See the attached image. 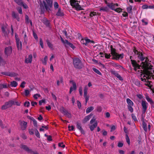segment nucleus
<instances>
[{"mask_svg": "<svg viewBox=\"0 0 154 154\" xmlns=\"http://www.w3.org/2000/svg\"><path fill=\"white\" fill-rule=\"evenodd\" d=\"M141 105L142 114H145L147 109L148 103L145 100H142L141 101Z\"/></svg>", "mask_w": 154, "mask_h": 154, "instance_id": "8", "label": "nucleus"}, {"mask_svg": "<svg viewBox=\"0 0 154 154\" xmlns=\"http://www.w3.org/2000/svg\"><path fill=\"white\" fill-rule=\"evenodd\" d=\"M94 107L93 106H90L88 107L86 110V112L89 113L94 109Z\"/></svg>", "mask_w": 154, "mask_h": 154, "instance_id": "32", "label": "nucleus"}, {"mask_svg": "<svg viewBox=\"0 0 154 154\" xmlns=\"http://www.w3.org/2000/svg\"><path fill=\"white\" fill-rule=\"evenodd\" d=\"M105 57L107 59H109L111 56L109 54H108L105 53L104 54Z\"/></svg>", "mask_w": 154, "mask_h": 154, "instance_id": "51", "label": "nucleus"}, {"mask_svg": "<svg viewBox=\"0 0 154 154\" xmlns=\"http://www.w3.org/2000/svg\"><path fill=\"white\" fill-rule=\"evenodd\" d=\"M58 146L59 147H62L63 148L65 147V145L63 144V143H59L58 144Z\"/></svg>", "mask_w": 154, "mask_h": 154, "instance_id": "56", "label": "nucleus"}, {"mask_svg": "<svg viewBox=\"0 0 154 154\" xmlns=\"http://www.w3.org/2000/svg\"><path fill=\"white\" fill-rule=\"evenodd\" d=\"M97 110L98 112H100L102 111V108L100 106H98L97 108Z\"/></svg>", "mask_w": 154, "mask_h": 154, "instance_id": "50", "label": "nucleus"}, {"mask_svg": "<svg viewBox=\"0 0 154 154\" xmlns=\"http://www.w3.org/2000/svg\"><path fill=\"white\" fill-rule=\"evenodd\" d=\"M134 52L135 54L137 55L138 58L142 61V63L140 66L136 61L131 60V64L135 71L139 70L138 71L140 72V73H144L143 75H142L143 77L141 78V80L147 82L148 79L151 78L154 79V70L152 68V66L149 63L150 61H149L148 58L143 57L141 53L138 52L136 49L134 50Z\"/></svg>", "mask_w": 154, "mask_h": 154, "instance_id": "1", "label": "nucleus"}, {"mask_svg": "<svg viewBox=\"0 0 154 154\" xmlns=\"http://www.w3.org/2000/svg\"><path fill=\"white\" fill-rule=\"evenodd\" d=\"M81 42L83 44L85 45H87L89 43H91L93 44L94 43L93 41H91L90 39L87 38L82 39L81 40Z\"/></svg>", "mask_w": 154, "mask_h": 154, "instance_id": "9", "label": "nucleus"}, {"mask_svg": "<svg viewBox=\"0 0 154 154\" xmlns=\"http://www.w3.org/2000/svg\"><path fill=\"white\" fill-rule=\"evenodd\" d=\"M7 25L5 24V25L2 26V31L5 35H7V32L5 31V29H7Z\"/></svg>", "mask_w": 154, "mask_h": 154, "instance_id": "21", "label": "nucleus"}, {"mask_svg": "<svg viewBox=\"0 0 154 154\" xmlns=\"http://www.w3.org/2000/svg\"><path fill=\"white\" fill-rule=\"evenodd\" d=\"M30 105V103L29 102H26L24 103V106H25L28 107Z\"/></svg>", "mask_w": 154, "mask_h": 154, "instance_id": "58", "label": "nucleus"}, {"mask_svg": "<svg viewBox=\"0 0 154 154\" xmlns=\"http://www.w3.org/2000/svg\"><path fill=\"white\" fill-rule=\"evenodd\" d=\"M88 89V87L87 85H85V86L84 88V94H87V91Z\"/></svg>", "mask_w": 154, "mask_h": 154, "instance_id": "42", "label": "nucleus"}, {"mask_svg": "<svg viewBox=\"0 0 154 154\" xmlns=\"http://www.w3.org/2000/svg\"><path fill=\"white\" fill-rule=\"evenodd\" d=\"M132 106H128V109L131 112H133V109L132 107Z\"/></svg>", "mask_w": 154, "mask_h": 154, "instance_id": "46", "label": "nucleus"}, {"mask_svg": "<svg viewBox=\"0 0 154 154\" xmlns=\"http://www.w3.org/2000/svg\"><path fill=\"white\" fill-rule=\"evenodd\" d=\"M143 128L144 130L146 131H147V124L146 123L144 122H143Z\"/></svg>", "mask_w": 154, "mask_h": 154, "instance_id": "33", "label": "nucleus"}, {"mask_svg": "<svg viewBox=\"0 0 154 154\" xmlns=\"http://www.w3.org/2000/svg\"><path fill=\"white\" fill-rule=\"evenodd\" d=\"M1 54L0 53V66L4 65L5 64L6 62L1 58Z\"/></svg>", "mask_w": 154, "mask_h": 154, "instance_id": "29", "label": "nucleus"}, {"mask_svg": "<svg viewBox=\"0 0 154 154\" xmlns=\"http://www.w3.org/2000/svg\"><path fill=\"white\" fill-rule=\"evenodd\" d=\"M14 104V101L10 100L5 103L4 105H2L1 109L2 110L6 109L11 107Z\"/></svg>", "mask_w": 154, "mask_h": 154, "instance_id": "7", "label": "nucleus"}, {"mask_svg": "<svg viewBox=\"0 0 154 154\" xmlns=\"http://www.w3.org/2000/svg\"><path fill=\"white\" fill-rule=\"evenodd\" d=\"M110 64L111 65L116 67V69H119L121 67H122V66H121L118 63H115L113 62H110Z\"/></svg>", "mask_w": 154, "mask_h": 154, "instance_id": "17", "label": "nucleus"}, {"mask_svg": "<svg viewBox=\"0 0 154 154\" xmlns=\"http://www.w3.org/2000/svg\"><path fill=\"white\" fill-rule=\"evenodd\" d=\"M21 4H20L19 5L23 6L24 9H27L28 8V7L26 4L24 3L23 2Z\"/></svg>", "mask_w": 154, "mask_h": 154, "instance_id": "41", "label": "nucleus"}, {"mask_svg": "<svg viewBox=\"0 0 154 154\" xmlns=\"http://www.w3.org/2000/svg\"><path fill=\"white\" fill-rule=\"evenodd\" d=\"M126 139L127 142L129 145L130 144V139L128 135L127 134H126Z\"/></svg>", "mask_w": 154, "mask_h": 154, "instance_id": "44", "label": "nucleus"}, {"mask_svg": "<svg viewBox=\"0 0 154 154\" xmlns=\"http://www.w3.org/2000/svg\"><path fill=\"white\" fill-rule=\"evenodd\" d=\"M19 122L21 129L23 130H25L27 127V122L24 121H19Z\"/></svg>", "mask_w": 154, "mask_h": 154, "instance_id": "12", "label": "nucleus"}, {"mask_svg": "<svg viewBox=\"0 0 154 154\" xmlns=\"http://www.w3.org/2000/svg\"><path fill=\"white\" fill-rule=\"evenodd\" d=\"M110 49L111 51V54L114 57L113 59L116 60H119V59H122L123 58L124 56L123 54L122 53L120 54H118L117 53L115 49L113 48L112 45L110 46Z\"/></svg>", "mask_w": 154, "mask_h": 154, "instance_id": "3", "label": "nucleus"}, {"mask_svg": "<svg viewBox=\"0 0 154 154\" xmlns=\"http://www.w3.org/2000/svg\"><path fill=\"white\" fill-rule=\"evenodd\" d=\"M45 103V99H42L41 100H40L39 101V104L40 105H42V103Z\"/></svg>", "mask_w": 154, "mask_h": 154, "instance_id": "61", "label": "nucleus"}, {"mask_svg": "<svg viewBox=\"0 0 154 154\" xmlns=\"http://www.w3.org/2000/svg\"><path fill=\"white\" fill-rule=\"evenodd\" d=\"M40 43L41 48H44L43 43L42 39L41 38L40 39Z\"/></svg>", "mask_w": 154, "mask_h": 154, "instance_id": "53", "label": "nucleus"}, {"mask_svg": "<svg viewBox=\"0 0 154 154\" xmlns=\"http://www.w3.org/2000/svg\"><path fill=\"white\" fill-rule=\"evenodd\" d=\"M11 86L12 87H15L17 85V83L15 81H13L11 82Z\"/></svg>", "mask_w": 154, "mask_h": 154, "instance_id": "30", "label": "nucleus"}, {"mask_svg": "<svg viewBox=\"0 0 154 154\" xmlns=\"http://www.w3.org/2000/svg\"><path fill=\"white\" fill-rule=\"evenodd\" d=\"M127 103L128 104V106H133L134 103L129 98L126 99Z\"/></svg>", "mask_w": 154, "mask_h": 154, "instance_id": "24", "label": "nucleus"}, {"mask_svg": "<svg viewBox=\"0 0 154 154\" xmlns=\"http://www.w3.org/2000/svg\"><path fill=\"white\" fill-rule=\"evenodd\" d=\"M91 117V116L90 115L86 116L83 120V122L84 123L86 122L90 119Z\"/></svg>", "mask_w": 154, "mask_h": 154, "instance_id": "28", "label": "nucleus"}, {"mask_svg": "<svg viewBox=\"0 0 154 154\" xmlns=\"http://www.w3.org/2000/svg\"><path fill=\"white\" fill-rule=\"evenodd\" d=\"M70 82L72 83V86L70 87V88L69 93L71 94L72 91L76 89L77 86L75 82L74 81L71 80L70 81Z\"/></svg>", "mask_w": 154, "mask_h": 154, "instance_id": "10", "label": "nucleus"}, {"mask_svg": "<svg viewBox=\"0 0 154 154\" xmlns=\"http://www.w3.org/2000/svg\"><path fill=\"white\" fill-rule=\"evenodd\" d=\"M97 14L98 13H97L95 12H91V13L90 14V16L91 17H92L94 16L97 15Z\"/></svg>", "mask_w": 154, "mask_h": 154, "instance_id": "47", "label": "nucleus"}, {"mask_svg": "<svg viewBox=\"0 0 154 154\" xmlns=\"http://www.w3.org/2000/svg\"><path fill=\"white\" fill-rule=\"evenodd\" d=\"M68 128L69 131H74V127L72 125L70 126V125L68 126Z\"/></svg>", "mask_w": 154, "mask_h": 154, "instance_id": "52", "label": "nucleus"}, {"mask_svg": "<svg viewBox=\"0 0 154 154\" xmlns=\"http://www.w3.org/2000/svg\"><path fill=\"white\" fill-rule=\"evenodd\" d=\"M54 9H57L58 8L59 5L58 3L57 2H55L54 3Z\"/></svg>", "mask_w": 154, "mask_h": 154, "instance_id": "40", "label": "nucleus"}, {"mask_svg": "<svg viewBox=\"0 0 154 154\" xmlns=\"http://www.w3.org/2000/svg\"><path fill=\"white\" fill-rule=\"evenodd\" d=\"M84 97L85 100L86 104L87 103V102L89 100V96L87 95V94H84Z\"/></svg>", "mask_w": 154, "mask_h": 154, "instance_id": "39", "label": "nucleus"}, {"mask_svg": "<svg viewBox=\"0 0 154 154\" xmlns=\"http://www.w3.org/2000/svg\"><path fill=\"white\" fill-rule=\"evenodd\" d=\"M70 2L71 5L73 8H75L76 10H84L79 4L75 0H70Z\"/></svg>", "mask_w": 154, "mask_h": 154, "instance_id": "6", "label": "nucleus"}, {"mask_svg": "<svg viewBox=\"0 0 154 154\" xmlns=\"http://www.w3.org/2000/svg\"><path fill=\"white\" fill-rule=\"evenodd\" d=\"M53 0H44L41 2L40 7L43 10H50L53 7Z\"/></svg>", "mask_w": 154, "mask_h": 154, "instance_id": "2", "label": "nucleus"}, {"mask_svg": "<svg viewBox=\"0 0 154 154\" xmlns=\"http://www.w3.org/2000/svg\"><path fill=\"white\" fill-rule=\"evenodd\" d=\"M73 64L75 68L80 69L82 68L83 65L80 60L78 58H75L73 59Z\"/></svg>", "mask_w": 154, "mask_h": 154, "instance_id": "4", "label": "nucleus"}, {"mask_svg": "<svg viewBox=\"0 0 154 154\" xmlns=\"http://www.w3.org/2000/svg\"><path fill=\"white\" fill-rule=\"evenodd\" d=\"M63 78L62 77H60V80L57 81V85L58 86H59L60 83H62L63 82Z\"/></svg>", "mask_w": 154, "mask_h": 154, "instance_id": "31", "label": "nucleus"}, {"mask_svg": "<svg viewBox=\"0 0 154 154\" xmlns=\"http://www.w3.org/2000/svg\"><path fill=\"white\" fill-rule=\"evenodd\" d=\"M32 120L33 122V125L34 126H36L37 125V122L33 118H32Z\"/></svg>", "mask_w": 154, "mask_h": 154, "instance_id": "62", "label": "nucleus"}, {"mask_svg": "<svg viewBox=\"0 0 154 154\" xmlns=\"http://www.w3.org/2000/svg\"><path fill=\"white\" fill-rule=\"evenodd\" d=\"M76 127L80 131L82 134H85V132L82 128L81 123L77 122L76 123Z\"/></svg>", "mask_w": 154, "mask_h": 154, "instance_id": "14", "label": "nucleus"}, {"mask_svg": "<svg viewBox=\"0 0 154 154\" xmlns=\"http://www.w3.org/2000/svg\"><path fill=\"white\" fill-rule=\"evenodd\" d=\"M93 70L94 71V72H96V73H97L99 75H102L101 73L97 69H96V68H93Z\"/></svg>", "mask_w": 154, "mask_h": 154, "instance_id": "37", "label": "nucleus"}, {"mask_svg": "<svg viewBox=\"0 0 154 154\" xmlns=\"http://www.w3.org/2000/svg\"><path fill=\"white\" fill-rule=\"evenodd\" d=\"M17 46L18 50L21 49L22 47V42L20 40H16Z\"/></svg>", "mask_w": 154, "mask_h": 154, "instance_id": "18", "label": "nucleus"}, {"mask_svg": "<svg viewBox=\"0 0 154 154\" xmlns=\"http://www.w3.org/2000/svg\"><path fill=\"white\" fill-rule=\"evenodd\" d=\"M13 105H17L18 106L20 105V103L18 101H14Z\"/></svg>", "mask_w": 154, "mask_h": 154, "instance_id": "64", "label": "nucleus"}, {"mask_svg": "<svg viewBox=\"0 0 154 154\" xmlns=\"http://www.w3.org/2000/svg\"><path fill=\"white\" fill-rule=\"evenodd\" d=\"M46 42L48 45V46L49 48L52 50H54L53 45L48 40H47L46 41Z\"/></svg>", "mask_w": 154, "mask_h": 154, "instance_id": "22", "label": "nucleus"}, {"mask_svg": "<svg viewBox=\"0 0 154 154\" xmlns=\"http://www.w3.org/2000/svg\"><path fill=\"white\" fill-rule=\"evenodd\" d=\"M40 95L39 94H35L33 95L34 98L35 99H37L38 97H40Z\"/></svg>", "mask_w": 154, "mask_h": 154, "instance_id": "49", "label": "nucleus"}, {"mask_svg": "<svg viewBox=\"0 0 154 154\" xmlns=\"http://www.w3.org/2000/svg\"><path fill=\"white\" fill-rule=\"evenodd\" d=\"M145 98L146 100H147L148 102L150 104L151 103H152L153 101L152 100L148 95L145 96Z\"/></svg>", "mask_w": 154, "mask_h": 154, "instance_id": "25", "label": "nucleus"}, {"mask_svg": "<svg viewBox=\"0 0 154 154\" xmlns=\"http://www.w3.org/2000/svg\"><path fill=\"white\" fill-rule=\"evenodd\" d=\"M122 15L124 17H127L128 16V13L125 11H124L122 13Z\"/></svg>", "mask_w": 154, "mask_h": 154, "instance_id": "57", "label": "nucleus"}, {"mask_svg": "<svg viewBox=\"0 0 154 154\" xmlns=\"http://www.w3.org/2000/svg\"><path fill=\"white\" fill-rule=\"evenodd\" d=\"M56 15L57 16H63L64 14L61 10H58L56 14Z\"/></svg>", "mask_w": 154, "mask_h": 154, "instance_id": "34", "label": "nucleus"}, {"mask_svg": "<svg viewBox=\"0 0 154 154\" xmlns=\"http://www.w3.org/2000/svg\"><path fill=\"white\" fill-rule=\"evenodd\" d=\"M35 129H34L33 128L30 129L29 130V134L31 135H32L34 134V132H35Z\"/></svg>", "mask_w": 154, "mask_h": 154, "instance_id": "35", "label": "nucleus"}, {"mask_svg": "<svg viewBox=\"0 0 154 154\" xmlns=\"http://www.w3.org/2000/svg\"><path fill=\"white\" fill-rule=\"evenodd\" d=\"M30 91L28 90H25L24 91V94L25 95L27 96H28L30 94Z\"/></svg>", "mask_w": 154, "mask_h": 154, "instance_id": "43", "label": "nucleus"}, {"mask_svg": "<svg viewBox=\"0 0 154 154\" xmlns=\"http://www.w3.org/2000/svg\"><path fill=\"white\" fill-rule=\"evenodd\" d=\"M32 54L29 55L28 56H26L25 60V62L26 63H31L32 62Z\"/></svg>", "mask_w": 154, "mask_h": 154, "instance_id": "13", "label": "nucleus"}, {"mask_svg": "<svg viewBox=\"0 0 154 154\" xmlns=\"http://www.w3.org/2000/svg\"><path fill=\"white\" fill-rule=\"evenodd\" d=\"M12 16L14 18L16 19L17 21H20V18L17 13H14V12H13L12 13Z\"/></svg>", "mask_w": 154, "mask_h": 154, "instance_id": "19", "label": "nucleus"}, {"mask_svg": "<svg viewBox=\"0 0 154 154\" xmlns=\"http://www.w3.org/2000/svg\"><path fill=\"white\" fill-rule=\"evenodd\" d=\"M26 83L24 82V81H23V82L20 85V87L22 88H24L25 87V85L26 84Z\"/></svg>", "mask_w": 154, "mask_h": 154, "instance_id": "60", "label": "nucleus"}, {"mask_svg": "<svg viewBox=\"0 0 154 154\" xmlns=\"http://www.w3.org/2000/svg\"><path fill=\"white\" fill-rule=\"evenodd\" d=\"M35 134L36 136L37 137L39 138L40 137V134H39L38 131L36 129H35Z\"/></svg>", "mask_w": 154, "mask_h": 154, "instance_id": "48", "label": "nucleus"}, {"mask_svg": "<svg viewBox=\"0 0 154 154\" xmlns=\"http://www.w3.org/2000/svg\"><path fill=\"white\" fill-rule=\"evenodd\" d=\"M2 74L6 75L11 77L15 76L17 75V74L14 72H3Z\"/></svg>", "mask_w": 154, "mask_h": 154, "instance_id": "15", "label": "nucleus"}, {"mask_svg": "<svg viewBox=\"0 0 154 154\" xmlns=\"http://www.w3.org/2000/svg\"><path fill=\"white\" fill-rule=\"evenodd\" d=\"M20 147L21 148L23 149L26 151L28 152H31L32 150L31 149H29V148L26 146L25 145H21Z\"/></svg>", "mask_w": 154, "mask_h": 154, "instance_id": "20", "label": "nucleus"}, {"mask_svg": "<svg viewBox=\"0 0 154 154\" xmlns=\"http://www.w3.org/2000/svg\"><path fill=\"white\" fill-rule=\"evenodd\" d=\"M66 44L65 46L66 48L70 47L72 49H74L75 48V47L72 43L69 42L68 40L66 41Z\"/></svg>", "mask_w": 154, "mask_h": 154, "instance_id": "16", "label": "nucleus"}, {"mask_svg": "<svg viewBox=\"0 0 154 154\" xmlns=\"http://www.w3.org/2000/svg\"><path fill=\"white\" fill-rule=\"evenodd\" d=\"M43 128H45L47 130L48 129V127L47 126H42V128H41L40 129V131H44V129H43Z\"/></svg>", "mask_w": 154, "mask_h": 154, "instance_id": "55", "label": "nucleus"}, {"mask_svg": "<svg viewBox=\"0 0 154 154\" xmlns=\"http://www.w3.org/2000/svg\"><path fill=\"white\" fill-rule=\"evenodd\" d=\"M110 72L111 74L114 75L116 77L119 75L118 73L115 70H112L110 71Z\"/></svg>", "mask_w": 154, "mask_h": 154, "instance_id": "36", "label": "nucleus"}, {"mask_svg": "<svg viewBox=\"0 0 154 154\" xmlns=\"http://www.w3.org/2000/svg\"><path fill=\"white\" fill-rule=\"evenodd\" d=\"M15 2L18 5H19L21 4L22 2H23V0H14Z\"/></svg>", "mask_w": 154, "mask_h": 154, "instance_id": "45", "label": "nucleus"}, {"mask_svg": "<svg viewBox=\"0 0 154 154\" xmlns=\"http://www.w3.org/2000/svg\"><path fill=\"white\" fill-rule=\"evenodd\" d=\"M142 22L143 23V25H146L148 24V21L146 19H142Z\"/></svg>", "mask_w": 154, "mask_h": 154, "instance_id": "38", "label": "nucleus"}, {"mask_svg": "<svg viewBox=\"0 0 154 154\" xmlns=\"http://www.w3.org/2000/svg\"><path fill=\"white\" fill-rule=\"evenodd\" d=\"M12 48L10 46L6 47L5 49V55L7 56L10 55L12 52Z\"/></svg>", "mask_w": 154, "mask_h": 154, "instance_id": "11", "label": "nucleus"}, {"mask_svg": "<svg viewBox=\"0 0 154 154\" xmlns=\"http://www.w3.org/2000/svg\"><path fill=\"white\" fill-rule=\"evenodd\" d=\"M105 2L107 6L111 10H122V9L117 7L118 6V4H114L113 3H109L106 1H105Z\"/></svg>", "mask_w": 154, "mask_h": 154, "instance_id": "5", "label": "nucleus"}, {"mask_svg": "<svg viewBox=\"0 0 154 154\" xmlns=\"http://www.w3.org/2000/svg\"><path fill=\"white\" fill-rule=\"evenodd\" d=\"M42 22L46 26H48L49 24V21L47 20V19L44 18L42 20Z\"/></svg>", "mask_w": 154, "mask_h": 154, "instance_id": "27", "label": "nucleus"}, {"mask_svg": "<svg viewBox=\"0 0 154 154\" xmlns=\"http://www.w3.org/2000/svg\"><path fill=\"white\" fill-rule=\"evenodd\" d=\"M66 116L67 117L69 118H70L71 117V115L70 113L68 112L67 111V112L65 114Z\"/></svg>", "mask_w": 154, "mask_h": 154, "instance_id": "59", "label": "nucleus"}, {"mask_svg": "<svg viewBox=\"0 0 154 154\" xmlns=\"http://www.w3.org/2000/svg\"><path fill=\"white\" fill-rule=\"evenodd\" d=\"M25 20L26 23H29V18L27 15H26L25 16Z\"/></svg>", "mask_w": 154, "mask_h": 154, "instance_id": "54", "label": "nucleus"}, {"mask_svg": "<svg viewBox=\"0 0 154 154\" xmlns=\"http://www.w3.org/2000/svg\"><path fill=\"white\" fill-rule=\"evenodd\" d=\"M48 59V57L47 56H45L44 59L41 60L43 64L46 65L47 64V62Z\"/></svg>", "mask_w": 154, "mask_h": 154, "instance_id": "26", "label": "nucleus"}, {"mask_svg": "<svg viewBox=\"0 0 154 154\" xmlns=\"http://www.w3.org/2000/svg\"><path fill=\"white\" fill-rule=\"evenodd\" d=\"M97 125V122H95L94 124L90 126V130L91 131H93L94 130L95 128L96 127Z\"/></svg>", "mask_w": 154, "mask_h": 154, "instance_id": "23", "label": "nucleus"}, {"mask_svg": "<svg viewBox=\"0 0 154 154\" xmlns=\"http://www.w3.org/2000/svg\"><path fill=\"white\" fill-rule=\"evenodd\" d=\"M105 117L106 118H109L110 116V114L109 112H106L105 114Z\"/></svg>", "mask_w": 154, "mask_h": 154, "instance_id": "63", "label": "nucleus"}]
</instances>
